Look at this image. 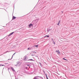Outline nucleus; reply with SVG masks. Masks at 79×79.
I'll return each mask as SVG.
<instances>
[{"label": "nucleus", "instance_id": "f257e3e1", "mask_svg": "<svg viewBox=\"0 0 79 79\" xmlns=\"http://www.w3.org/2000/svg\"><path fill=\"white\" fill-rule=\"evenodd\" d=\"M34 79H42V77L38 76L35 77Z\"/></svg>", "mask_w": 79, "mask_h": 79}, {"label": "nucleus", "instance_id": "f03ea898", "mask_svg": "<svg viewBox=\"0 0 79 79\" xmlns=\"http://www.w3.org/2000/svg\"><path fill=\"white\" fill-rule=\"evenodd\" d=\"M33 26V25H32V24H31L29 25V27H31V26Z\"/></svg>", "mask_w": 79, "mask_h": 79}, {"label": "nucleus", "instance_id": "7ed1b4c3", "mask_svg": "<svg viewBox=\"0 0 79 79\" xmlns=\"http://www.w3.org/2000/svg\"><path fill=\"white\" fill-rule=\"evenodd\" d=\"M56 52L57 53V54H60V51H59V50L58 51H56Z\"/></svg>", "mask_w": 79, "mask_h": 79}, {"label": "nucleus", "instance_id": "20e7f679", "mask_svg": "<svg viewBox=\"0 0 79 79\" xmlns=\"http://www.w3.org/2000/svg\"><path fill=\"white\" fill-rule=\"evenodd\" d=\"M13 33H14V32H13L12 33H10L8 35V36H10V35H12V34H13Z\"/></svg>", "mask_w": 79, "mask_h": 79}, {"label": "nucleus", "instance_id": "39448f33", "mask_svg": "<svg viewBox=\"0 0 79 79\" xmlns=\"http://www.w3.org/2000/svg\"><path fill=\"white\" fill-rule=\"evenodd\" d=\"M60 20L59 21L58 23L57 24L58 26H60Z\"/></svg>", "mask_w": 79, "mask_h": 79}, {"label": "nucleus", "instance_id": "423d86ee", "mask_svg": "<svg viewBox=\"0 0 79 79\" xmlns=\"http://www.w3.org/2000/svg\"><path fill=\"white\" fill-rule=\"evenodd\" d=\"M11 69H12V71H15V69H14L13 68H12V67L11 68Z\"/></svg>", "mask_w": 79, "mask_h": 79}, {"label": "nucleus", "instance_id": "0eeeda50", "mask_svg": "<svg viewBox=\"0 0 79 79\" xmlns=\"http://www.w3.org/2000/svg\"><path fill=\"white\" fill-rule=\"evenodd\" d=\"M26 58H27L26 56H25L24 58V60H26Z\"/></svg>", "mask_w": 79, "mask_h": 79}, {"label": "nucleus", "instance_id": "6e6552de", "mask_svg": "<svg viewBox=\"0 0 79 79\" xmlns=\"http://www.w3.org/2000/svg\"><path fill=\"white\" fill-rule=\"evenodd\" d=\"M13 19H16V17L15 16H13Z\"/></svg>", "mask_w": 79, "mask_h": 79}, {"label": "nucleus", "instance_id": "1a4fd4ad", "mask_svg": "<svg viewBox=\"0 0 79 79\" xmlns=\"http://www.w3.org/2000/svg\"><path fill=\"white\" fill-rule=\"evenodd\" d=\"M63 60H66V61H68V60H66V59H64V58H63Z\"/></svg>", "mask_w": 79, "mask_h": 79}, {"label": "nucleus", "instance_id": "9d476101", "mask_svg": "<svg viewBox=\"0 0 79 79\" xmlns=\"http://www.w3.org/2000/svg\"><path fill=\"white\" fill-rule=\"evenodd\" d=\"M45 37H49V36H48V35H46Z\"/></svg>", "mask_w": 79, "mask_h": 79}, {"label": "nucleus", "instance_id": "9b49d317", "mask_svg": "<svg viewBox=\"0 0 79 79\" xmlns=\"http://www.w3.org/2000/svg\"><path fill=\"white\" fill-rule=\"evenodd\" d=\"M46 77L47 79H48V77H47V75H46Z\"/></svg>", "mask_w": 79, "mask_h": 79}, {"label": "nucleus", "instance_id": "f8f14e48", "mask_svg": "<svg viewBox=\"0 0 79 79\" xmlns=\"http://www.w3.org/2000/svg\"><path fill=\"white\" fill-rule=\"evenodd\" d=\"M39 46V45H35V47H38V46Z\"/></svg>", "mask_w": 79, "mask_h": 79}, {"label": "nucleus", "instance_id": "ddd939ff", "mask_svg": "<svg viewBox=\"0 0 79 79\" xmlns=\"http://www.w3.org/2000/svg\"><path fill=\"white\" fill-rule=\"evenodd\" d=\"M53 44H55V42L54 41Z\"/></svg>", "mask_w": 79, "mask_h": 79}, {"label": "nucleus", "instance_id": "4468645a", "mask_svg": "<svg viewBox=\"0 0 79 79\" xmlns=\"http://www.w3.org/2000/svg\"><path fill=\"white\" fill-rule=\"evenodd\" d=\"M1 66H4V65H1Z\"/></svg>", "mask_w": 79, "mask_h": 79}, {"label": "nucleus", "instance_id": "2eb2a0df", "mask_svg": "<svg viewBox=\"0 0 79 79\" xmlns=\"http://www.w3.org/2000/svg\"><path fill=\"white\" fill-rule=\"evenodd\" d=\"M27 66H29V65H27Z\"/></svg>", "mask_w": 79, "mask_h": 79}, {"label": "nucleus", "instance_id": "dca6fc26", "mask_svg": "<svg viewBox=\"0 0 79 79\" xmlns=\"http://www.w3.org/2000/svg\"><path fill=\"white\" fill-rule=\"evenodd\" d=\"M27 49L28 50H29V48H28Z\"/></svg>", "mask_w": 79, "mask_h": 79}, {"label": "nucleus", "instance_id": "f3484780", "mask_svg": "<svg viewBox=\"0 0 79 79\" xmlns=\"http://www.w3.org/2000/svg\"><path fill=\"white\" fill-rule=\"evenodd\" d=\"M30 60H31V61H32V59Z\"/></svg>", "mask_w": 79, "mask_h": 79}, {"label": "nucleus", "instance_id": "a211bd4d", "mask_svg": "<svg viewBox=\"0 0 79 79\" xmlns=\"http://www.w3.org/2000/svg\"><path fill=\"white\" fill-rule=\"evenodd\" d=\"M26 69H27V67H26Z\"/></svg>", "mask_w": 79, "mask_h": 79}, {"label": "nucleus", "instance_id": "6ab92c4d", "mask_svg": "<svg viewBox=\"0 0 79 79\" xmlns=\"http://www.w3.org/2000/svg\"><path fill=\"white\" fill-rule=\"evenodd\" d=\"M35 52V53H36V52Z\"/></svg>", "mask_w": 79, "mask_h": 79}, {"label": "nucleus", "instance_id": "aec40b11", "mask_svg": "<svg viewBox=\"0 0 79 79\" xmlns=\"http://www.w3.org/2000/svg\"><path fill=\"white\" fill-rule=\"evenodd\" d=\"M15 53L14 54H13V55H15Z\"/></svg>", "mask_w": 79, "mask_h": 79}, {"label": "nucleus", "instance_id": "412c9836", "mask_svg": "<svg viewBox=\"0 0 79 79\" xmlns=\"http://www.w3.org/2000/svg\"><path fill=\"white\" fill-rule=\"evenodd\" d=\"M1 66V65H0V66Z\"/></svg>", "mask_w": 79, "mask_h": 79}, {"label": "nucleus", "instance_id": "4be33fe9", "mask_svg": "<svg viewBox=\"0 0 79 79\" xmlns=\"http://www.w3.org/2000/svg\"><path fill=\"white\" fill-rule=\"evenodd\" d=\"M15 66H16V65H15Z\"/></svg>", "mask_w": 79, "mask_h": 79}]
</instances>
